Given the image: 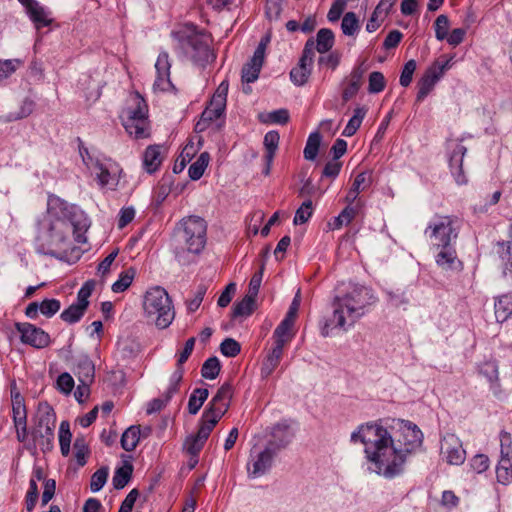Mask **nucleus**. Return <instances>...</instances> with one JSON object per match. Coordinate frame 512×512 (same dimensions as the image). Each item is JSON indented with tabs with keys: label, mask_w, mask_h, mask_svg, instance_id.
<instances>
[{
	"label": "nucleus",
	"mask_w": 512,
	"mask_h": 512,
	"mask_svg": "<svg viewBox=\"0 0 512 512\" xmlns=\"http://www.w3.org/2000/svg\"><path fill=\"white\" fill-rule=\"evenodd\" d=\"M322 136L318 131L310 133L306 141L303 156L308 161H314L318 155Z\"/></svg>",
	"instance_id": "58836bf2"
},
{
	"label": "nucleus",
	"mask_w": 512,
	"mask_h": 512,
	"mask_svg": "<svg viewBox=\"0 0 512 512\" xmlns=\"http://www.w3.org/2000/svg\"><path fill=\"white\" fill-rule=\"evenodd\" d=\"M206 233V221L199 216H188L176 225L172 245L179 262L185 252L199 254L204 249L207 240Z\"/></svg>",
	"instance_id": "20e7f679"
},
{
	"label": "nucleus",
	"mask_w": 512,
	"mask_h": 512,
	"mask_svg": "<svg viewBox=\"0 0 512 512\" xmlns=\"http://www.w3.org/2000/svg\"><path fill=\"white\" fill-rule=\"evenodd\" d=\"M142 305L145 317L157 328L166 329L172 324L175 309L171 297L163 287L155 286L148 289Z\"/></svg>",
	"instance_id": "39448f33"
},
{
	"label": "nucleus",
	"mask_w": 512,
	"mask_h": 512,
	"mask_svg": "<svg viewBox=\"0 0 512 512\" xmlns=\"http://www.w3.org/2000/svg\"><path fill=\"white\" fill-rule=\"evenodd\" d=\"M263 271H264V266H262L260 268V270L252 276L250 283H249V290L246 295L251 296V298H253L254 300H256V297L259 293V289H260V285H261L262 277H263Z\"/></svg>",
	"instance_id": "338daca9"
},
{
	"label": "nucleus",
	"mask_w": 512,
	"mask_h": 512,
	"mask_svg": "<svg viewBox=\"0 0 512 512\" xmlns=\"http://www.w3.org/2000/svg\"><path fill=\"white\" fill-rule=\"evenodd\" d=\"M85 311V308L76 303H73L67 309L62 311L60 318L68 324H74L81 320Z\"/></svg>",
	"instance_id": "37998d69"
},
{
	"label": "nucleus",
	"mask_w": 512,
	"mask_h": 512,
	"mask_svg": "<svg viewBox=\"0 0 512 512\" xmlns=\"http://www.w3.org/2000/svg\"><path fill=\"white\" fill-rule=\"evenodd\" d=\"M182 52L198 66H205L213 58L210 46L202 33L192 30L172 32Z\"/></svg>",
	"instance_id": "0eeeda50"
},
{
	"label": "nucleus",
	"mask_w": 512,
	"mask_h": 512,
	"mask_svg": "<svg viewBox=\"0 0 512 512\" xmlns=\"http://www.w3.org/2000/svg\"><path fill=\"white\" fill-rule=\"evenodd\" d=\"M276 451L266 445L265 449L250 453V461L247 463V473L249 478H258L266 474L272 467Z\"/></svg>",
	"instance_id": "dca6fc26"
},
{
	"label": "nucleus",
	"mask_w": 512,
	"mask_h": 512,
	"mask_svg": "<svg viewBox=\"0 0 512 512\" xmlns=\"http://www.w3.org/2000/svg\"><path fill=\"white\" fill-rule=\"evenodd\" d=\"M184 367L183 364L176 363V369L170 377L169 386L166 390L167 399H171L174 394L179 391L180 383L183 379Z\"/></svg>",
	"instance_id": "a18cd8bd"
},
{
	"label": "nucleus",
	"mask_w": 512,
	"mask_h": 512,
	"mask_svg": "<svg viewBox=\"0 0 512 512\" xmlns=\"http://www.w3.org/2000/svg\"><path fill=\"white\" fill-rule=\"evenodd\" d=\"M26 12L37 30L49 26L52 23V19L49 18L45 8L42 7L38 2L29 6L26 9Z\"/></svg>",
	"instance_id": "c756f323"
},
{
	"label": "nucleus",
	"mask_w": 512,
	"mask_h": 512,
	"mask_svg": "<svg viewBox=\"0 0 512 512\" xmlns=\"http://www.w3.org/2000/svg\"><path fill=\"white\" fill-rule=\"evenodd\" d=\"M365 73V68L363 67V64L355 67L351 74H350V80L348 85L345 87L342 93V99L344 102L349 101L351 98H353L359 91L361 85H362V79Z\"/></svg>",
	"instance_id": "393cba45"
},
{
	"label": "nucleus",
	"mask_w": 512,
	"mask_h": 512,
	"mask_svg": "<svg viewBox=\"0 0 512 512\" xmlns=\"http://www.w3.org/2000/svg\"><path fill=\"white\" fill-rule=\"evenodd\" d=\"M498 245L503 248L500 257L504 264V274L512 276V242H501Z\"/></svg>",
	"instance_id": "5fc2aeb1"
},
{
	"label": "nucleus",
	"mask_w": 512,
	"mask_h": 512,
	"mask_svg": "<svg viewBox=\"0 0 512 512\" xmlns=\"http://www.w3.org/2000/svg\"><path fill=\"white\" fill-rule=\"evenodd\" d=\"M133 473V465L125 462L123 466L117 468L112 478L113 487L117 490L123 489L130 481Z\"/></svg>",
	"instance_id": "72a5a7b5"
},
{
	"label": "nucleus",
	"mask_w": 512,
	"mask_h": 512,
	"mask_svg": "<svg viewBox=\"0 0 512 512\" xmlns=\"http://www.w3.org/2000/svg\"><path fill=\"white\" fill-rule=\"evenodd\" d=\"M32 111H33V101H31L29 99H25L22 102L18 111L10 112L9 114H7L5 116V121L12 122V121L26 118L27 116H29L32 113Z\"/></svg>",
	"instance_id": "603ef678"
},
{
	"label": "nucleus",
	"mask_w": 512,
	"mask_h": 512,
	"mask_svg": "<svg viewBox=\"0 0 512 512\" xmlns=\"http://www.w3.org/2000/svg\"><path fill=\"white\" fill-rule=\"evenodd\" d=\"M395 422L397 427V434L393 436L396 444V450L402 456L403 464L405 463L406 456L415 450L416 441V424L411 421L398 419Z\"/></svg>",
	"instance_id": "9d476101"
},
{
	"label": "nucleus",
	"mask_w": 512,
	"mask_h": 512,
	"mask_svg": "<svg viewBox=\"0 0 512 512\" xmlns=\"http://www.w3.org/2000/svg\"><path fill=\"white\" fill-rule=\"evenodd\" d=\"M425 233L435 247L453 245L458 237L454 220L450 216H436L430 222Z\"/></svg>",
	"instance_id": "6e6552de"
},
{
	"label": "nucleus",
	"mask_w": 512,
	"mask_h": 512,
	"mask_svg": "<svg viewBox=\"0 0 512 512\" xmlns=\"http://www.w3.org/2000/svg\"><path fill=\"white\" fill-rule=\"evenodd\" d=\"M434 26L435 36L438 40H443L448 36L449 20L446 15H439Z\"/></svg>",
	"instance_id": "0e129e2a"
},
{
	"label": "nucleus",
	"mask_w": 512,
	"mask_h": 512,
	"mask_svg": "<svg viewBox=\"0 0 512 512\" xmlns=\"http://www.w3.org/2000/svg\"><path fill=\"white\" fill-rule=\"evenodd\" d=\"M489 466L490 460L485 454H476L470 460L471 469L478 474L485 472Z\"/></svg>",
	"instance_id": "052dcab7"
},
{
	"label": "nucleus",
	"mask_w": 512,
	"mask_h": 512,
	"mask_svg": "<svg viewBox=\"0 0 512 512\" xmlns=\"http://www.w3.org/2000/svg\"><path fill=\"white\" fill-rule=\"evenodd\" d=\"M293 325L294 321L285 317L274 330L273 337L275 341L282 340L283 344H286L290 339L289 332Z\"/></svg>",
	"instance_id": "3c124183"
},
{
	"label": "nucleus",
	"mask_w": 512,
	"mask_h": 512,
	"mask_svg": "<svg viewBox=\"0 0 512 512\" xmlns=\"http://www.w3.org/2000/svg\"><path fill=\"white\" fill-rule=\"evenodd\" d=\"M355 213L356 212L353 207L347 206L342 210V212L337 217H334L333 222L329 223V225L333 230L339 229L343 225H348L355 217Z\"/></svg>",
	"instance_id": "864d4df0"
},
{
	"label": "nucleus",
	"mask_w": 512,
	"mask_h": 512,
	"mask_svg": "<svg viewBox=\"0 0 512 512\" xmlns=\"http://www.w3.org/2000/svg\"><path fill=\"white\" fill-rule=\"evenodd\" d=\"M366 113L367 108L364 106L355 108L354 115L349 119L347 125L342 131V135L345 137L353 136L360 128L361 123L366 116Z\"/></svg>",
	"instance_id": "f704fd0d"
},
{
	"label": "nucleus",
	"mask_w": 512,
	"mask_h": 512,
	"mask_svg": "<svg viewBox=\"0 0 512 512\" xmlns=\"http://www.w3.org/2000/svg\"><path fill=\"white\" fill-rule=\"evenodd\" d=\"M225 108V106L214 104L210 101L209 105L201 113L199 121L195 124V132L201 133L205 131L214 122H216V129L220 130L224 126V120H218L223 116Z\"/></svg>",
	"instance_id": "6ab92c4d"
},
{
	"label": "nucleus",
	"mask_w": 512,
	"mask_h": 512,
	"mask_svg": "<svg viewBox=\"0 0 512 512\" xmlns=\"http://www.w3.org/2000/svg\"><path fill=\"white\" fill-rule=\"evenodd\" d=\"M34 425L31 430H54L56 414L47 402H40L33 417Z\"/></svg>",
	"instance_id": "4be33fe9"
},
{
	"label": "nucleus",
	"mask_w": 512,
	"mask_h": 512,
	"mask_svg": "<svg viewBox=\"0 0 512 512\" xmlns=\"http://www.w3.org/2000/svg\"><path fill=\"white\" fill-rule=\"evenodd\" d=\"M39 306L40 312L47 318H51L60 310L61 303L57 299H44Z\"/></svg>",
	"instance_id": "13d9d810"
},
{
	"label": "nucleus",
	"mask_w": 512,
	"mask_h": 512,
	"mask_svg": "<svg viewBox=\"0 0 512 512\" xmlns=\"http://www.w3.org/2000/svg\"><path fill=\"white\" fill-rule=\"evenodd\" d=\"M494 310L497 322H505L512 315V294H503L497 297Z\"/></svg>",
	"instance_id": "cd10ccee"
},
{
	"label": "nucleus",
	"mask_w": 512,
	"mask_h": 512,
	"mask_svg": "<svg viewBox=\"0 0 512 512\" xmlns=\"http://www.w3.org/2000/svg\"><path fill=\"white\" fill-rule=\"evenodd\" d=\"M16 330L20 333L21 342L37 349L45 348L50 343V336L43 329L25 322L15 323Z\"/></svg>",
	"instance_id": "f3484780"
},
{
	"label": "nucleus",
	"mask_w": 512,
	"mask_h": 512,
	"mask_svg": "<svg viewBox=\"0 0 512 512\" xmlns=\"http://www.w3.org/2000/svg\"><path fill=\"white\" fill-rule=\"evenodd\" d=\"M440 456L449 465L460 466L465 462L466 451L454 433H446L441 438Z\"/></svg>",
	"instance_id": "f8f14e48"
},
{
	"label": "nucleus",
	"mask_w": 512,
	"mask_h": 512,
	"mask_svg": "<svg viewBox=\"0 0 512 512\" xmlns=\"http://www.w3.org/2000/svg\"><path fill=\"white\" fill-rule=\"evenodd\" d=\"M496 478L500 484L508 485L512 481V456H501L496 467Z\"/></svg>",
	"instance_id": "473e14b6"
},
{
	"label": "nucleus",
	"mask_w": 512,
	"mask_h": 512,
	"mask_svg": "<svg viewBox=\"0 0 512 512\" xmlns=\"http://www.w3.org/2000/svg\"><path fill=\"white\" fill-rule=\"evenodd\" d=\"M74 387V379L72 378V376L67 373V372H64L62 374H60L57 378V389L64 393V394H69L72 389Z\"/></svg>",
	"instance_id": "69168bd1"
},
{
	"label": "nucleus",
	"mask_w": 512,
	"mask_h": 512,
	"mask_svg": "<svg viewBox=\"0 0 512 512\" xmlns=\"http://www.w3.org/2000/svg\"><path fill=\"white\" fill-rule=\"evenodd\" d=\"M94 286H95V282L93 280L86 281L77 293L76 304L87 309V307L89 305L88 298L91 296Z\"/></svg>",
	"instance_id": "4d7b16f0"
},
{
	"label": "nucleus",
	"mask_w": 512,
	"mask_h": 512,
	"mask_svg": "<svg viewBox=\"0 0 512 512\" xmlns=\"http://www.w3.org/2000/svg\"><path fill=\"white\" fill-rule=\"evenodd\" d=\"M313 214V202L307 199L302 205L296 210L293 223L295 225L306 223Z\"/></svg>",
	"instance_id": "09e8293b"
},
{
	"label": "nucleus",
	"mask_w": 512,
	"mask_h": 512,
	"mask_svg": "<svg viewBox=\"0 0 512 512\" xmlns=\"http://www.w3.org/2000/svg\"><path fill=\"white\" fill-rule=\"evenodd\" d=\"M385 88V78L381 72L374 71L369 75L368 91L370 93H379Z\"/></svg>",
	"instance_id": "bf43d9fd"
},
{
	"label": "nucleus",
	"mask_w": 512,
	"mask_h": 512,
	"mask_svg": "<svg viewBox=\"0 0 512 512\" xmlns=\"http://www.w3.org/2000/svg\"><path fill=\"white\" fill-rule=\"evenodd\" d=\"M210 160V155L208 152H203L197 158V160L192 163L188 169V174L191 180H199L208 166Z\"/></svg>",
	"instance_id": "ea45409f"
},
{
	"label": "nucleus",
	"mask_w": 512,
	"mask_h": 512,
	"mask_svg": "<svg viewBox=\"0 0 512 512\" xmlns=\"http://www.w3.org/2000/svg\"><path fill=\"white\" fill-rule=\"evenodd\" d=\"M350 441L364 445L367 470L391 479L403 470L402 456L397 453L391 433L376 422L361 424L352 432Z\"/></svg>",
	"instance_id": "f257e3e1"
},
{
	"label": "nucleus",
	"mask_w": 512,
	"mask_h": 512,
	"mask_svg": "<svg viewBox=\"0 0 512 512\" xmlns=\"http://www.w3.org/2000/svg\"><path fill=\"white\" fill-rule=\"evenodd\" d=\"M32 443L27 446V449L36 455L37 447L45 454L54 448V430H30Z\"/></svg>",
	"instance_id": "5701e85b"
},
{
	"label": "nucleus",
	"mask_w": 512,
	"mask_h": 512,
	"mask_svg": "<svg viewBox=\"0 0 512 512\" xmlns=\"http://www.w3.org/2000/svg\"><path fill=\"white\" fill-rule=\"evenodd\" d=\"M74 373L79 381L93 383L95 365L87 354H79L74 359Z\"/></svg>",
	"instance_id": "b1692460"
},
{
	"label": "nucleus",
	"mask_w": 512,
	"mask_h": 512,
	"mask_svg": "<svg viewBox=\"0 0 512 512\" xmlns=\"http://www.w3.org/2000/svg\"><path fill=\"white\" fill-rule=\"evenodd\" d=\"M313 62L300 58L298 65L291 69L290 79L296 86H303L311 74Z\"/></svg>",
	"instance_id": "c85d7f7f"
},
{
	"label": "nucleus",
	"mask_w": 512,
	"mask_h": 512,
	"mask_svg": "<svg viewBox=\"0 0 512 512\" xmlns=\"http://www.w3.org/2000/svg\"><path fill=\"white\" fill-rule=\"evenodd\" d=\"M270 436L271 439L268 441L267 446L277 453L292 442L295 437V431L288 420H282L272 426Z\"/></svg>",
	"instance_id": "a211bd4d"
},
{
	"label": "nucleus",
	"mask_w": 512,
	"mask_h": 512,
	"mask_svg": "<svg viewBox=\"0 0 512 512\" xmlns=\"http://www.w3.org/2000/svg\"><path fill=\"white\" fill-rule=\"evenodd\" d=\"M284 345L283 344V341L282 340H278V341H275L274 342V347L272 348V350L268 353L267 357L265 360H267L268 362H270V364H274L275 366H278L279 363H280V360L282 358V355H283V348H284Z\"/></svg>",
	"instance_id": "774afa93"
},
{
	"label": "nucleus",
	"mask_w": 512,
	"mask_h": 512,
	"mask_svg": "<svg viewBox=\"0 0 512 512\" xmlns=\"http://www.w3.org/2000/svg\"><path fill=\"white\" fill-rule=\"evenodd\" d=\"M279 140L280 135L277 131L274 130L267 132L264 136L263 144L266 149V153L264 156L266 161V168L264 173L266 175H268L270 172L271 164L273 162L276 150L278 149Z\"/></svg>",
	"instance_id": "a878e982"
},
{
	"label": "nucleus",
	"mask_w": 512,
	"mask_h": 512,
	"mask_svg": "<svg viewBox=\"0 0 512 512\" xmlns=\"http://www.w3.org/2000/svg\"><path fill=\"white\" fill-rule=\"evenodd\" d=\"M451 68V60H436L427 68L418 82V101L424 99L434 88L435 84L443 77L444 73Z\"/></svg>",
	"instance_id": "ddd939ff"
},
{
	"label": "nucleus",
	"mask_w": 512,
	"mask_h": 512,
	"mask_svg": "<svg viewBox=\"0 0 512 512\" xmlns=\"http://www.w3.org/2000/svg\"><path fill=\"white\" fill-rule=\"evenodd\" d=\"M209 396V391L206 388H195L191 393L188 400V412L191 415H196L201 409L204 402Z\"/></svg>",
	"instance_id": "c9c22d12"
},
{
	"label": "nucleus",
	"mask_w": 512,
	"mask_h": 512,
	"mask_svg": "<svg viewBox=\"0 0 512 512\" xmlns=\"http://www.w3.org/2000/svg\"><path fill=\"white\" fill-rule=\"evenodd\" d=\"M376 301L377 297L371 288L359 284L351 285L346 293L335 296L332 303L333 314L321 328L322 336H330L332 328L346 330V326H352L365 315L366 308L374 305Z\"/></svg>",
	"instance_id": "7ed1b4c3"
},
{
	"label": "nucleus",
	"mask_w": 512,
	"mask_h": 512,
	"mask_svg": "<svg viewBox=\"0 0 512 512\" xmlns=\"http://www.w3.org/2000/svg\"><path fill=\"white\" fill-rule=\"evenodd\" d=\"M415 71H416V60L411 59L405 64V66L401 72L400 80H399L401 86L407 87L410 85Z\"/></svg>",
	"instance_id": "e2e57ef3"
},
{
	"label": "nucleus",
	"mask_w": 512,
	"mask_h": 512,
	"mask_svg": "<svg viewBox=\"0 0 512 512\" xmlns=\"http://www.w3.org/2000/svg\"><path fill=\"white\" fill-rule=\"evenodd\" d=\"M155 69L157 77L154 82V87L161 91H168L170 88H174L170 80L171 62L167 51H161L159 53L155 63Z\"/></svg>",
	"instance_id": "aec40b11"
},
{
	"label": "nucleus",
	"mask_w": 512,
	"mask_h": 512,
	"mask_svg": "<svg viewBox=\"0 0 512 512\" xmlns=\"http://www.w3.org/2000/svg\"><path fill=\"white\" fill-rule=\"evenodd\" d=\"M255 310V300L251 296L245 295L242 300L234 303L232 308V318L250 316Z\"/></svg>",
	"instance_id": "e433bc0d"
},
{
	"label": "nucleus",
	"mask_w": 512,
	"mask_h": 512,
	"mask_svg": "<svg viewBox=\"0 0 512 512\" xmlns=\"http://www.w3.org/2000/svg\"><path fill=\"white\" fill-rule=\"evenodd\" d=\"M241 351V345L233 338H226L220 344V352L222 355L233 358L236 357Z\"/></svg>",
	"instance_id": "6e6d98bb"
},
{
	"label": "nucleus",
	"mask_w": 512,
	"mask_h": 512,
	"mask_svg": "<svg viewBox=\"0 0 512 512\" xmlns=\"http://www.w3.org/2000/svg\"><path fill=\"white\" fill-rule=\"evenodd\" d=\"M134 270L132 268L123 271L119 275V279L112 284V291L114 293H121L124 292L126 289L130 287L132 284L133 278H134Z\"/></svg>",
	"instance_id": "49530a36"
},
{
	"label": "nucleus",
	"mask_w": 512,
	"mask_h": 512,
	"mask_svg": "<svg viewBox=\"0 0 512 512\" xmlns=\"http://www.w3.org/2000/svg\"><path fill=\"white\" fill-rule=\"evenodd\" d=\"M233 395L232 385L228 382L222 384L217 393L212 397L202 415L207 418H214L219 420L225 415L229 408V401Z\"/></svg>",
	"instance_id": "4468645a"
},
{
	"label": "nucleus",
	"mask_w": 512,
	"mask_h": 512,
	"mask_svg": "<svg viewBox=\"0 0 512 512\" xmlns=\"http://www.w3.org/2000/svg\"><path fill=\"white\" fill-rule=\"evenodd\" d=\"M341 29L344 35L353 36L359 29V20L354 12H347L341 23Z\"/></svg>",
	"instance_id": "de8ad7c7"
},
{
	"label": "nucleus",
	"mask_w": 512,
	"mask_h": 512,
	"mask_svg": "<svg viewBox=\"0 0 512 512\" xmlns=\"http://www.w3.org/2000/svg\"><path fill=\"white\" fill-rule=\"evenodd\" d=\"M141 437L140 426L132 425L127 428L121 436V447L127 451L132 452L138 445Z\"/></svg>",
	"instance_id": "2f4dec72"
},
{
	"label": "nucleus",
	"mask_w": 512,
	"mask_h": 512,
	"mask_svg": "<svg viewBox=\"0 0 512 512\" xmlns=\"http://www.w3.org/2000/svg\"><path fill=\"white\" fill-rule=\"evenodd\" d=\"M92 169L96 170V178L101 187H110L115 189L119 183L120 173L119 165L110 158L89 157Z\"/></svg>",
	"instance_id": "1a4fd4ad"
},
{
	"label": "nucleus",
	"mask_w": 512,
	"mask_h": 512,
	"mask_svg": "<svg viewBox=\"0 0 512 512\" xmlns=\"http://www.w3.org/2000/svg\"><path fill=\"white\" fill-rule=\"evenodd\" d=\"M73 447L77 464L83 467L87 463V456L90 453L85 437L77 436Z\"/></svg>",
	"instance_id": "a19ab883"
},
{
	"label": "nucleus",
	"mask_w": 512,
	"mask_h": 512,
	"mask_svg": "<svg viewBox=\"0 0 512 512\" xmlns=\"http://www.w3.org/2000/svg\"><path fill=\"white\" fill-rule=\"evenodd\" d=\"M449 156V167L451 173L458 185L467 183V178L463 171V158L467 148L458 140H449L447 142Z\"/></svg>",
	"instance_id": "2eb2a0df"
},
{
	"label": "nucleus",
	"mask_w": 512,
	"mask_h": 512,
	"mask_svg": "<svg viewBox=\"0 0 512 512\" xmlns=\"http://www.w3.org/2000/svg\"><path fill=\"white\" fill-rule=\"evenodd\" d=\"M161 146L150 145L143 155V166L148 173H154L162 163Z\"/></svg>",
	"instance_id": "bb28decb"
},
{
	"label": "nucleus",
	"mask_w": 512,
	"mask_h": 512,
	"mask_svg": "<svg viewBox=\"0 0 512 512\" xmlns=\"http://www.w3.org/2000/svg\"><path fill=\"white\" fill-rule=\"evenodd\" d=\"M334 45V33L331 29L322 28L317 32L316 50L324 54L332 49Z\"/></svg>",
	"instance_id": "4c0bfd02"
},
{
	"label": "nucleus",
	"mask_w": 512,
	"mask_h": 512,
	"mask_svg": "<svg viewBox=\"0 0 512 512\" xmlns=\"http://www.w3.org/2000/svg\"><path fill=\"white\" fill-rule=\"evenodd\" d=\"M264 59L256 58V56H252L249 62H247L241 71L242 82L244 83H253L255 82L260 74L261 68L263 66Z\"/></svg>",
	"instance_id": "7c9ffc66"
},
{
	"label": "nucleus",
	"mask_w": 512,
	"mask_h": 512,
	"mask_svg": "<svg viewBox=\"0 0 512 512\" xmlns=\"http://www.w3.org/2000/svg\"><path fill=\"white\" fill-rule=\"evenodd\" d=\"M221 370V364L216 356L209 357L202 365L201 375L208 380L215 379Z\"/></svg>",
	"instance_id": "79ce46f5"
},
{
	"label": "nucleus",
	"mask_w": 512,
	"mask_h": 512,
	"mask_svg": "<svg viewBox=\"0 0 512 512\" xmlns=\"http://www.w3.org/2000/svg\"><path fill=\"white\" fill-rule=\"evenodd\" d=\"M436 248L439 251L435 256V261L439 268L451 272H461L463 270V263L457 257L454 245Z\"/></svg>",
	"instance_id": "412c9836"
},
{
	"label": "nucleus",
	"mask_w": 512,
	"mask_h": 512,
	"mask_svg": "<svg viewBox=\"0 0 512 512\" xmlns=\"http://www.w3.org/2000/svg\"><path fill=\"white\" fill-rule=\"evenodd\" d=\"M216 425L217 420L215 417L207 418L203 415L201 416L197 433L187 436L184 442V449L191 457H198Z\"/></svg>",
	"instance_id": "9b49d317"
},
{
	"label": "nucleus",
	"mask_w": 512,
	"mask_h": 512,
	"mask_svg": "<svg viewBox=\"0 0 512 512\" xmlns=\"http://www.w3.org/2000/svg\"><path fill=\"white\" fill-rule=\"evenodd\" d=\"M72 211L63 217L45 215L37 222V234L34 240L35 250L39 254L58 257L57 252L67 247L70 234L77 243H85V233L90 226L89 219L80 210Z\"/></svg>",
	"instance_id": "f03ea898"
},
{
	"label": "nucleus",
	"mask_w": 512,
	"mask_h": 512,
	"mask_svg": "<svg viewBox=\"0 0 512 512\" xmlns=\"http://www.w3.org/2000/svg\"><path fill=\"white\" fill-rule=\"evenodd\" d=\"M39 497L38 485L34 480H30L29 489L26 493L25 504L27 511H32L37 503Z\"/></svg>",
	"instance_id": "680f3d73"
},
{
	"label": "nucleus",
	"mask_w": 512,
	"mask_h": 512,
	"mask_svg": "<svg viewBox=\"0 0 512 512\" xmlns=\"http://www.w3.org/2000/svg\"><path fill=\"white\" fill-rule=\"evenodd\" d=\"M108 473V467H101L92 474L90 480V489L92 492L96 493L104 487Z\"/></svg>",
	"instance_id": "8fccbe9b"
},
{
	"label": "nucleus",
	"mask_w": 512,
	"mask_h": 512,
	"mask_svg": "<svg viewBox=\"0 0 512 512\" xmlns=\"http://www.w3.org/2000/svg\"><path fill=\"white\" fill-rule=\"evenodd\" d=\"M386 293L390 305L396 308L406 306L413 298L412 290L409 292V295H407L406 291H402L400 289H396L395 291H387Z\"/></svg>",
	"instance_id": "c03bdc74"
},
{
	"label": "nucleus",
	"mask_w": 512,
	"mask_h": 512,
	"mask_svg": "<svg viewBox=\"0 0 512 512\" xmlns=\"http://www.w3.org/2000/svg\"><path fill=\"white\" fill-rule=\"evenodd\" d=\"M120 118L126 132L135 139H144L149 136L148 106L138 92L129 96Z\"/></svg>",
	"instance_id": "423d86ee"
}]
</instances>
